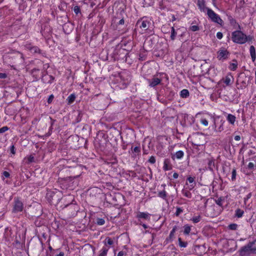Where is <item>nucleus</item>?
<instances>
[{"mask_svg":"<svg viewBox=\"0 0 256 256\" xmlns=\"http://www.w3.org/2000/svg\"><path fill=\"white\" fill-rule=\"evenodd\" d=\"M237 27L239 30H235L232 34V40L234 42L238 44H244L251 40L250 36H247L240 30L241 28L239 24H237ZM235 28H237L236 27Z\"/></svg>","mask_w":256,"mask_h":256,"instance_id":"obj_1","label":"nucleus"},{"mask_svg":"<svg viewBox=\"0 0 256 256\" xmlns=\"http://www.w3.org/2000/svg\"><path fill=\"white\" fill-rule=\"evenodd\" d=\"M246 254L250 256V254L256 253V240L249 242L246 245L240 248Z\"/></svg>","mask_w":256,"mask_h":256,"instance_id":"obj_2","label":"nucleus"},{"mask_svg":"<svg viewBox=\"0 0 256 256\" xmlns=\"http://www.w3.org/2000/svg\"><path fill=\"white\" fill-rule=\"evenodd\" d=\"M207 14L208 18L212 22L218 23V24H222V20L220 16L216 12H214L212 9H207Z\"/></svg>","mask_w":256,"mask_h":256,"instance_id":"obj_3","label":"nucleus"},{"mask_svg":"<svg viewBox=\"0 0 256 256\" xmlns=\"http://www.w3.org/2000/svg\"><path fill=\"white\" fill-rule=\"evenodd\" d=\"M136 26H139L142 31L148 30L150 25V22L146 20H140L136 22Z\"/></svg>","mask_w":256,"mask_h":256,"instance_id":"obj_4","label":"nucleus"},{"mask_svg":"<svg viewBox=\"0 0 256 256\" xmlns=\"http://www.w3.org/2000/svg\"><path fill=\"white\" fill-rule=\"evenodd\" d=\"M23 210V204L18 199L14 200V204L12 212H20Z\"/></svg>","mask_w":256,"mask_h":256,"instance_id":"obj_5","label":"nucleus"},{"mask_svg":"<svg viewBox=\"0 0 256 256\" xmlns=\"http://www.w3.org/2000/svg\"><path fill=\"white\" fill-rule=\"evenodd\" d=\"M229 52L226 50H220L218 52V58L219 60H224L228 58Z\"/></svg>","mask_w":256,"mask_h":256,"instance_id":"obj_6","label":"nucleus"},{"mask_svg":"<svg viewBox=\"0 0 256 256\" xmlns=\"http://www.w3.org/2000/svg\"><path fill=\"white\" fill-rule=\"evenodd\" d=\"M161 81H162L161 79H160L155 76H154L152 80H150V79L148 80V82L149 86L150 87H152V88L159 84L160 83Z\"/></svg>","mask_w":256,"mask_h":256,"instance_id":"obj_7","label":"nucleus"},{"mask_svg":"<svg viewBox=\"0 0 256 256\" xmlns=\"http://www.w3.org/2000/svg\"><path fill=\"white\" fill-rule=\"evenodd\" d=\"M150 214L148 212H138L136 214V218L138 220L144 219L146 220H150Z\"/></svg>","mask_w":256,"mask_h":256,"instance_id":"obj_8","label":"nucleus"},{"mask_svg":"<svg viewBox=\"0 0 256 256\" xmlns=\"http://www.w3.org/2000/svg\"><path fill=\"white\" fill-rule=\"evenodd\" d=\"M198 8L201 12H205L208 8L206 6L205 0H198L197 3Z\"/></svg>","mask_w":256,"mask_h":256,"instance_id":"obj_9","label":"nucleus"},{"mask_svg":"<svg viewBox=\"0 0 256 256\" xmlns=\"http://www.w3.org/2000/svg\"><path fill=\"white\" fill-rule=\"evenodd\" d=\"M187 181L190 183V185L188 186V190H192L196 186L194 178L192 176H189L187 178Z\"/></svg>","mask_w":256,"mask_h":256,"instance_id":"obj_10","label":"nucleus"},{"mask_svg":"<svg viewBox=\"0 0 256 256\" xmlns=\"http://www.w3.org/2000/svg\"><path fill=\"white\" fill-rule=\"evenodd\" d=\"M184 156V152L182 150H178L172 156V158L173 160H174L175 158L176 159H180L182 158Z\"/></svg>","mask_w":256,"mask_h":256,"instance_id":"obj_11","label":"nucleus"},{"mask_svg":"<svg viewBox=\"0 0 256 256\" xmlns=\"http://www.w3.org/2000/svg\"><path fill=\"white\" fill-rule=\"evenodd\" d=\"M250 54L252 62H254L256 58V50L254 46H251L250 48Z\"/></svg>","mask_w":256,"mask_h":256,"instance_id":"obj_12","label":"nucleus"},{"mask_svg":"<svg viewBox=\"0 0 256 256\" xmlns=\"http://www.w3.org/2000/svg\"><path fill=\"white\" fill-rule=\"evenodd\" d=\"M236 119V116L232 114H228L226 117L227 120L232 124H234Z\"/></svg>","mask_w":256,"mask_h":256,"instance_id":"obj_13","label":"nucleus"},{"mask_svg":"<svg viewBox=\"0 0 256 256\" xmlns=\"http://www.w3.org/2000/svg\"><path fill=\"white\" fill-rule=\"evenodd\" d=\"M232 75H228L226 76L224 79V82L226 86H229L232 84Z\"/></svg>","mask_w":256,"mask_h":256,"instance_id":"obj_14","label":"nucleus"},{"mask_svg":"<svg viewBox=\"0 0 256 256\" xmlns=\"http://www.w3.org/2000/svg\"><path fill=\"white\" fill-rule=\"evenodd\" d=\"M190 95L189 92L186 89H184L182 90H181L180 92V96L182 98H186L188 97Z\"/></svg>","mask_w":256,"mask_h":256,"instance_id":"obj_15","label":"nucleus"},{"mask_svg":"<svg viewBox=\"0 0 256 256\" xmlns=\"http://www.w3.org/2000/svg\"><path fill=\"white\" fill-rule=\"evenodd\" d=\"M28 48L30 50V51L32 53H40V50L37 46H28Z\"/></svg>","mask_w":256,"mask_h":256,"instance_id":"obj_16","label":"nucleus"},{"mask_svg":"<svg viewBox=\"0 0 256 256\" xmlns=\"http://www.w3.org/2000/svg\"><path fill=\"white\" fill-rule=\"evenodd\" d=\"M244 213V210H240V208H238L236 210L235 216L238 218H241L242 216Z\"/></svg>","mask_w":256,"mask_h":256,"instance_id":"obj_17","label":"nucleus"},{"mask_svg":"<svg viewBox=\"0 0 256 256\" xmlns=\"http://www.w3.org/2000/svg\"><path fill=\"white\" fill-rule=\"evenodd\" d=\"M75 99H76L75 94H70L68 96V98H67V100L68 101V103L69 104H71L74 101Z\"/></svg>","mask_w":256,"mask_h":256,"instance_id":"obj_18","label":"nucleus"},{"mask_svg":"<svg viewBox=\"0 0 256 256\" xmlns=\"http://www.w3.org/2000/svg\"><path fill=\"white\" fill-rule=\"evenodd\" d=\"M182 194L186 198H192V194L191 192L186 190H182Z\"/></svg>","mask_w":256,"mask_h":256,"instance_id":"obj_19","label":"nucleus"},{"mask_svg":"<svg viewBox=\"0 0 256 256\" xmlns=\"http://www.w3.org/2000/svg\"><path fill=\"white\" fill-rule=\"evenodd\" d=\"M233 62H235L231 63L229 66V69L230 70H235L238 67V64L236 61L234 60H233Z\"/></svg>","mask_w":256,"mask_h":256,"instance_id":"obj_20","label":"nucleus"},{"mask_svg":"<svg viewBox=\"0 0 256 256\" xmlns=\"http://www.w3.org/2000/svg\"><path fill=\"white\" fill-rule=\"evenodd\" d=\"M184 234H188L190 233L191 228L190 226L188 224L184 225Z\"/></svg>","mask_w":256,"mask_h":256,"instance_id":"obj_21","label":"nucleus"},{"mask_svg":"<svg viewBox=\"0 0 256 256\" xmlns=\"http://www.w3.org/2000/svg\"><path fill=\"white\" fill-rule=\"evenodd\" d=\"M108 250V248L103 247L98 256H106Z\"/></svg>","mask_w":256,"mask_h":256,"instance_id":"obj_22","label":"nucleus"},{"mask_svg":"<svg viewBox=\"0 0 256 256\" xmlns=\"http://www.w3.org/2000/svg\"><path fill=\"white\" fill-rule=\"evenodd\" d=\"M158 196L159 197L165 200L166 198L167 194L164 190H162V191H160L158 192Z\"/></svg>","mask_w":256,"mask_h":256,"instance_id":"obj_23","label":"nucleus"},{"mask_svg":"<svg viewBox=\"0 0 256 256\" xmlns=\"http://www.w3.org/2000/svg\"><path fill=\"white\" fill-rule=\"evenodd\" d=\"M208 167L210 170H213L214 168V160H208Z\"/></svg>","mask_w":256,"mask_h":256,"instance_id":"obj_24","label":"nucleus"},{"mask_svg":"<svg viewBox=\"0 0 256 256\" xmlns=\"http://www.w3.org/2000/svg\"><path fill=\"white\" fill-rule=\"evenodd\" d=\"M179 246L182 248H186L188 244L186 242H182L180 238H178Z\"/></svg>","mask_w":256,"mask_h":256,"instance_id":"obj_25","label":"nucleus"},{"mask_svg":"<svg viewBox=\"0 0 256 256\" xmlns=\"http://www.w3.org/2000/svg\"><path fill=\"white\" fill-rule=\"evenodd\" d=\"M105 220L102 218H97L96 220V224L99 226H102L104 224Z\"/></svg>","mask_w":256,"mask_h":256,"instance_id":"obj_26","label":"nucleus"},{"mask_svg":"<svg viewBox=\"0 0 256 256\" xmlns=\"http://www.w3.org/2000/svg\"><path fill=\"white\" fill-rule=\"evenodd\" d=\"M201 220V216H198L193 217L191 220L194 224L198 222Z\"/></svg>","mask_w":256,"mask_h":256,"instance_id":"obj_27","label":"nucleus"},{"mask_svg":"<svg viewBox=\"0 0 256 256\" xmlns=\"http://www.w3.org/2000/svg\"><path fill=\"white\" fill-rule=\"evenodd\" d=\"M176 32L175 31V30L174 27L172 28V32L170 34V38L172 40H174L176 38Z\"/></svg>","mask_w":256,"mask_h":256,"instance_id":"obj_28","label":"nucleus"},{"mask_svg":"<svg viewBox=\"0 0 256 256\" xmlns=\"http://www.w3.org/2000/svg\"><path fill=\"white\" fill-rule=\"evenodd\" d=\"M114 244V241L110 238H106L104 240V244L112 245Z\"/></svg>","mask_w":256,"mask_h":256,"instance_id":"obj_29","label":"nucleus"},{"mask_svg":"<svg viewBox=\"0 0 256 256\" xmlns=\"http://www.w3.org/2000/svg\"><path fill=\"white\" fill-rule=\"evenodd\" d=\"M24 160H27V162H26L28 164H30V163H31V162H34V158L32 155L30 156L27 158H25Z\"/></svg>","mask_w":256,"mask_h":256,"instance_id":"obj_30","label":"nucleus"},{"mask_svg":"<svg viewBox=\"0 0 256 256\" xmlns=\"http://www.w3.org/2000/svg\"><path fill=\"white\" fill-rule=\"evenodd\" d=\"M236 172L235 168H233L232 172V180L234 181L236 180Z\"/></svg>","mask_w":256,"mask_h":256,"instance_id":"obj_31","label":"nucleus"},{"mask_svg":"<svg viewBox=\"0 0 256 256\" xmlns=\"http://www.w3.org/2000/svg\"><path fill=\"white\" fill-rule=\"evenodd\" d=\"M200 122L202 124L206 126H208V120L206 118H202L200 120Z\"/></svg>","mask_w":256,"mask_h":256,"instance_id":"obj_32","label":"nucleus"},{"mask_svg":"<svg viewBox=\"0 0 256 256\" xmlns=\"http://www.w3.org/2000/svg\"><path fill=\"white\" fill-rule=\"evenodd\" d=\"M228 228L231 230H236L238 228V225L236 224H232L228 225Z\"/></svg>","mask_w":256,"mask_h":256,"instance_id":"obj_33","label":"nucleus"},{"mask_svg":"<svg viewBox=\"0 0 256 256\" xmlns=\"http://www.w3.org/2000/svg\"><path fill=\"white\" fill-rule=\"evenodd\" d=\"M9 128L7 126H4L0 128V134H4V133L8 130Z\"/></svg>","mask_w":256,"mask_h":256,"instance_id":"obj_34","label":"nucleus"},{"mask_svg":"<svg viewBox=\"0 0 256 256\" xmlns=\"http://www.w3.org/2000/svg\"><path fill=\"white\" fill-rule=\"evenodd\" d=\"M252 192H250L248 194L245 198H244V204H246L247 201L252 197Z\"/></svg>","mask_w":256,"mask_h":256,"instance_id":"obj_35","label":"nucleus"},{"mask_svg":"<svg viewBox=\"0 0 256 256\" xmlns=\"http://www.w3.org/2000/svg\"><path fill=\"white\" fill-rule=\"evenodd\" d=\"M190 30L192 32H196L200 30L199 27L198 26L194 25L190 27Z\"/></svg>","mask_w":256,"mask_h":256,"instance_id":"obj_36","label":"nucleus"},{"mask_svg":"<svg viewBox=\"0 0 256 256\" xmlns=\"http://www.w3.org/2000/svg\"><path fill=\"white\" fill-rule=\"evenodd\" d=\"M223 200L224 199L222 197H220L219 198L218 200H216L215 202L218 205L220 206H222Z\"/></svg>","mask_w":256,"mask_h":256,"instance_id":"obj_37","label":"nucleus"},{"mask_svg":"<svg viewBox=\"0 0 256 256\" xmlns=\"http://www.w3.org/2000/svg\"><path fill=\"white\" fill-rule=\"evenodd\" d=\"M132 150H133L134 152L139 154L140 152V146H136L134 148L132 147Z\"/></svg>","mask_w":256,"mask_h":256,"instance_id":"obj_38","label":"nucleus"},{"mask_svg":"<svg viewBox=\"0 0 256 256\" xmlns=\"http://www.w3.org/2000/svg\"><path fill=\"white\" fill-rule=\"evenodd\" d=\"M6 136L4 134H0V142L4 143L6 141Z\"/></svg>","mask_w":256,"mask_h":256,"instance_id":"obj_39","label":"nucleus"},{"mask_svg":"<svg viewBox=\"0 0 256 256\" xmlns=\"http://www.w3.org/2000/svg\"><path fill=\"white\" fill-rule=\"evenodd\" d=\"M74 12L76 14H78L80 13V10L79 6H75L73 8Z\"/></svg>","mask_w":256,"mask_h":256,"instance_id":"obj_40","label":"nucleus"},{"mask_svg":"<svg viewBox=\"0 0 256 256\" xmlns=\"http://www.w3.org/2000/svg\"><path fill=\"white\" fill-rule=\"evenodd\" d=\"M183 210L182 208L180 207H177L175 214L176 216H178L180 214H181Z\"/></svg>","mask_w":256,"mask_h":256,"instance_id":"obj_41","label":"nucleus"},{"mask_svg":"<svg viewBox=\"0 0 256 256\" xmlns=\"http://www.w3.org/2000/svg\"><path fill=\"white\" fill-rule=\"evenodd\" d=\"M163 168L164 170H168L171 169V166H168L166 162H164Z\"/></svg>","mask_w":256,"mask_h":256,"instance_id":"obj_42","label":"nucleus"},{"mask_svg":"<svg viewBox=\"0 0 256 256\" xmlns=\"http://www.w3.org/2000/svg\"><path fill=\"white\" fill-rule=\"evenodd\" d=\"M238 252L239 254V256H248L247 254H246L240 248L238 250Z\"/></svg>","mask_w":256,"mask_h":256,"instance_id":"obj_43","label":"nucleus"},{"mask_svg":"<svg viewBox=\"0 0 256 256\" xmlns=\"http://www.w3.org/2000/svg\"><path fill=\"white\" fill-rule=\"evenodd\" d=\"M148 162L152 164H154L156 162L155 158L154 156H151L148 160Z\"/></svg>","mask_w":256,"mask_h":256,"instance_id":"obj_44","label":"nucleus"},{"mask_svg":"<svg viewBox=\"0 0 256 256\" xmlns=\"http://www.w3.org/2000/svg\"><path fill=\"white\" fill-rule=\"evenodd\" d=\"M54 98V96L53 94H51L49 96L48 99V104H50L52 102Z\"/></svg>","mask_w":256,"mask_h":256,"instance_id":"obj_45","label":"nucleus"},{"mask_svg":"<svg viewBox=\"0 0 256 256\" xmlns=\"http://www.w3.org/2000/svg\"><path fill=\"white\" fill-rule=\"evenodd\" d=\"M248 167L250 170H252L254 168V164L253 162H250L248 164Z\"/></svg>","mask_w":256,"mask_h":256,"instance_id":"obj_46","label":"nucleus"},{"mask_svg":"<svg viewBox=\"0 0 256 256\" xmlns=\"http://www.w3.org/2000/svg\"><path fill=\"white\" fill-rule=\"evenodd\" d=\"M10 152L13 154H16V148H15V147H14V145H12V146H10Z\"/></svg>","mask_w":256,"mask_h":256,"instance_id":"obj_47","label":"nucleus"},{"mask_svg":"<svg viewBox=\"0 0 256 256\" xmlns=\"http://www.w3.org/2000/svg\"><path fill=\"white\" fill-rule=\"evenodd\" d=\"M223 34L221 32H218L216 34V37L218 39L220 40L222 38Z\"/></svg>","mask_w":256,"mask_h":256,"instance_id":"obj_48","label":"nucleus"},{"mask_svg":"<svg viewBox=\"0 0 256 256\" xmlns=\"http://www.w3.org/2000/svg\"><path fill=\"white\" fill-rule=\"evenodd\" d=\"M176 230V227H174L172 228V230H171L170 234V237H172L174 235Z\"/></svg>","mask_w":256,"mask_h":256,"instance_id":"obj_49","label":"nucleus"},{"mask_svg":"<svg viewBox=\"0 0 256 256\" xmlns=\"http://www.w3.org/2000/svg\"><path fill=\"white\" fill-rule=\"evenodd\" d=\"M3 176L4 177V178H8L10 176V174L8 172H6V171H4V172H3Z\"/></svg>","mask_w":256,"mask_h":256,"instance_id":"obj_50","label":"nucleus"},{"mask_svg":"<svg viewBox=\"0 0 256 256\" xmlns=\"http://www.w3.org/2000/svg\"><path fill=\"white\" fill-rule=\"evenodd\" d=\"M6 74L5 73H0V78H6Z\"/></svg>","mask_w":256,"mask_h":256,"instance_id":"obj_51","label":"nucleus"},{"mask_svg":"<svg viewBox=\"0 0 256 256\" xmlns=\"http://www.w3.org/2000/svg\"><path fill=\"white\" fill-rule=\"evenodd\" d=\"M124 24V18H122L120 20V21L118 22V24L120 25H123Z\"/></svg>","mask_w":256,"mask_h":256,"instance_id":"obj_52","label":"nucleus"},{"mask_svg":"<svg viewBox=\"0 0 256 256\" xmlns=\"http://www.w3.org/2000/svg\"><path fill=\"white\" fill-rule=\"evenodd\" d=\"M125 254V253L123 251H120V252L118 254V256H124Z\"/></svg>","mask_w":256,"mask_h":256,"instance_id":"obj_53","label":"nucleus"},{"mask_svg":"<svg viewBox=\"0 0 256 256\" xmlns=\"http://www.w3.org/2000/svg\"><path fill=\"white\" fill-rule=\"evenodd\" d=\"M50 80L48 81V83L51 84L54 80V78L52 76H49Z\"/></svg>","mask_w":256,"mask_h":256,"instance_id":"obj_54","label":"nucleus"},{"mask_svg":"<svg viewBox=\"0 0 256 256\" xmlns=\"http://www.w3.org/2000/svg\"><path fill=\"white\" fill-rule=\"evenodd\" d=\"M172 176L174 178H177L178 176V173L174 172V173Z\"/></svg>","mask_w":256,"mask_h":256,"instance_id":"obj_55","label":"nucleus"},{"mask_svg":"<svg viewBox=\"0 0 256 256\" xmlns=\"http://www.w3.org/2000/svg\"><path fill=\"white\" fill-rule=\"evenodd\" d=\"M234 140L236 141H238L240 140V136H236L234 137Z\"/></svg>","mask_w":256,"mask_h":256,"instance_id":"obj_56","label":"nucleus"},{"mask_svg":"<svg viewBox=\"0 0 256 256\" xmlns=\"http://www.w3.org/2000/svg\"><path fill=\"white\" fill-rule=\"evenodd\" d=\"M56 256H64V253L63 252H60Z\"/></svg>","mask_w":256,"mask_h":256,"instance_id":"obj_57","label":"nucleus"},{"mask_svg":"<svg viewBox=\"0 0 256 256\" xmlns=\"http://www.w3.org/2000/svg\"><path fill=\"white\" fill-rule=\"evenodd\" d=\"M231 24H236V22L234 20H232L230 22Z\"/></svg>","mask_w":256,"mask_h":256,"instance_id":"obj_58","label":"nucleus"},{"mask_svg":"<svg viewBox=\"0 0 256 256\" xmlns=\"http://www.w3.org/2000/svg\"><path fill=\"white\" fill-rule=\"evenodd\" d=\"M142 225L144 228L146 229L148 228V226L146 224H142Z\"/></svg>","mask_w":256,"mask_h":256,"instance_id":"obj_59","label":"nucleus"},{"mask_svg":"<svg viewBox=\"0 0 256 256\" xmlns=\"http://www.w3.org/2000/svg\"><path fill=\"white\" fill-rule=\"evenodd\" d=\"M38 70H38V69H36V68H34V69L32 70V72H36V71H38Z\"/></svg>","mask_w":256,"mask_h":256,"instance_id":"obj_60","label":"nucleus"},{"mask_svg":"<svg viewBox=\"0 0 256 256\" xmlns=\"http://www.w3.org/2000/svg\"><path fill=\"white\" fill-rule=\"evenodd\" d=\"M44 68H48V66L47 64L44 65Z\"/></svg>","mask_w":256,"mask_h":256,"instance_id":"obj_61","label":"nucleus"},{"mask_svg":"<svg viewBox=\"0 0 256 256\" xmlns=\"http://www.w3.org/2000/svg\"><path fill=\"white\" fill-rule=\"evenodd\" d=\"M255 76H256L255 84H256V72H255Z\"/></svg>","mask_w":256,"mask_h":256,"instance_id":"obj_62","label":"nucleus"},{"mask_svg":"<svg viewBox=\"0 0 256 256\" xmlns=\"http://www.w3.org/2000/svg\"><path fill=\"white\" fill-rule=\"evenodd\" d=\"M176 20V18L174 16H172V20Z\"/></svg>","mask_w":256,"mask_h":256,"instance_id":"obj_63","label":"nucleus"},{"mask_svg":"<svg viewBox=\"0 0 256 256\" xmlns=\"http://www.w3.org/2000/svg\"><path fill=\"white\" fill-rule=\"evenodd\" d=\"M26 0H20V1H21L22 2H26Z\"/></svg>","mask_w":256,"mask_h":256,"instance_id":"obj_64","label":"nucleus"}]
</instances>
